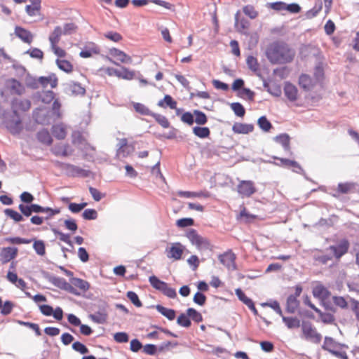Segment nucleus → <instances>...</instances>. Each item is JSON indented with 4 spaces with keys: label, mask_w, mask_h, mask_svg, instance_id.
I'll return each instance as SVG.
<instances>
[{
    "label": "nucleus",
    "mask_w": 359,
    "mask_h": 359,
    "mask_svg": "<svg viewBox=\"0 0 359 359\" xmlns=\"http://www.w3.org/2000/svg\"><path fill=\"white\" fill-rule=\"evenodd\" d=\"M194 115L195 116V120L194 121L198 124V125H204L208 121L207 116L205 113L199 111V110H194Z\"/></svg>",
    "instance_id": "obj_49"
},
{
    "label": "nucleus",
    "mask_w": 359,
    "mask_h": 359,
    "mask_svg": "<svg viewBox=\"0 0 359 359\" xmlns=\"http://www.w3.org/2000/svg\"><path fill=\"white\" fill-rule=\"evenodd\" d=\"M18 250L17 248L7 247L1 250L0 257L2 263L9 262L16 257Z\"/></svg>",
    "instance_id": "obj_15"
},
{
    "label": "nucleus",
    "mask_w": 359,
    "mask_h": 359,
    "mask_svg": "<svg viewBox=\"0 0 359 359\" xmlns=\"http://www.w3.org/2000/svg\"><path fill=\"white\" fill-rule=\"evenodd\" d=\"M247 65L252 72H257L259 70V65L257 59L254 56L250 55L246 60Z\"/></svg>",
    "instance_id": "obj_48"
},
{
    "label": "nucleus",
    "mask_w": 359,
    "mask_h": 359,
    "mask_svg": "<svg viewBox=\"0 0 359 359\" xmlns=\"http://www.w3.org/2000/svg\"><path fill=\"white\" fill-rule=\"evenodd\" d=\"M187 314L196 323H200L203 320L202 315L193 308L188 309L187 310Z\"/></svg>",
    "instance_id": "obj_51"
},
{
    "label": "nucleus",
    "mask_w": 359,
    "mask_h": 359,
    "mask_svg": "<svg viewBox=\"0 0 359 359\" xmlns=\"http://www.w3.org/2000/svg\"><path fill=\"white\" fill-rule=\"evenodd\" d=\"M86 205H87L86 203H69L68 208H69V210L72 212L78 213L80 211H81Z\"/></svg>",
    "instance_id": "obj_61"
},
{
    "label": "nucleus",
    "mask_w": 359,
    "mask_h": 359,
    "mask_svg": "<svg viewBox=\"0 0 359 359\" xmlns=\"http://www.w3.org/2000/svg\"><path fill=\"white\" fill-rule=\"evenodd\" d=\"M127 297L135 306L141 307L142 306L141 301L140 300L137 294L135 292L133 291L128 292Z\"/></svg>",
    "instance_id": "obj_57"
},
{
    "label": "nucleus",
    "mask_w": 359,
    "mask_h": 359,
    "mask_svg": "<svg viewBox=\"0 0 359 359\" xmlns=\"http://www.w3.org/2000/svg\"><path fill=\"white\" fill-rule=\"evenodd\" d=\"M253 130L254 126L252 124L236 122L232 126L233 132L236 134H248L252 133Z\"/></svg>",
    "instance_id": "obj_20"
},
{
    "label": "nucleus",
    "mask_w": 359,
    "mask_h": 359,
    "mask_svg": "<svg viewBox=\"0 0 359 359\" xmlns=\"http://www.w3.org/2000/svg\"><path fill=\"white\" fill-rule=\"evenodd\" d=\"M63 34L62 29L60 26L54 28L53 32L49 36V41L50 45L57 44L60 40L61 36Z\"/></svg>",
    "instance_id": "obj_33"
},
{
    "label": "nucleus",
    "mask_w": 359,
    "mask_h": 359,
    "mask_svg": "<svg viewBox=\"0 0 359 359\" xmlns=\"http://www.w3.org/2000/svg\"><path fill=\"white\" fill-rule=\"evenodd\" d=\"M243 11L245 15L248 16L252 20L255 19L259 15L258 11H256L255 8L252 5L243 6Z\"/></svg>",
    "instance_id": "obj_46"
},
{
    "label": "nucleus",
    "mask_w": 359,
    "mask_h": 359,
    "mask_svg": "<svg viewBox=\"0 0 359 359\" xmlns=\"http://www.w3.org/2000/svg\"><path fill=\"white\" fill-rule=\"evenodd\" d=\"M302 330L304 338L314 344L320 342L322 336L310 323H303Z\"/></svg>",
    "instance_id": "obj_4"
},
{
    "label": "nucleus",
    "mask_w": 359,
    "mask_h": 359,
    "mask_svg": "<svg viewBox=\"0 0 359 359\" xmlns=\"http://www.w3.org/2000/svg\"><path fill=\"white\" fill-rule=\"evenodd\" d=\"M37 140L45 145H50L53 142V139L47 130H42L38 132L36 135Z\"/></svg>",
    "instance_id": "obj_30"
},
{
    "label": "nucleus",
    "mask_w": 359,
    "mask_h": 359,
    "mask_svg": "<svg viewBox=\"0 0 359 359\" xmlns=\"http://www.w3.org/2000/svg\"><path fill=\"white\" fill-rule=\"evenodd\" d=\"M220 262L229 270H236V255L231 251L226 252L219 257Z\"/></svg>",
    "instance_id": "obj_12"
},
{
    "label": "nucleus",
    "mask_w": 359,
    "mask_h": 359,
    "mask_svg": "<svg viewBox=\"0 0 359 359\" xmlns=\"http://www.w3.org/2000/svg\"><path fill=\"white\" fill-rule=\"evenodd\" d=\"M284 93L288 100L292 102L297 100L298 90L295 86L291 83H286L284 87Z\"/></svg>",
    "instance_id": "obj_25"
},
{
    "label": "nucleus",
    "mask_w": 359,
    "mask_h": 359,
    "mask_svg": "<svg viewBox=\"0 0 359 359\" xmlns=\"http://www.w3.org/2000/svg\"><path fill=\"white\" fill-rule=\"evenodd\" d=\"M283 321L289 329L298 328L300 326V320L296 317L281 316Z\"/></svg>",
    "instance_id": "obj_39"
},
{
    "label": "nucleus",
    "mask_w": 359,
    "mask_h": 359,
    "mask_svg": "<svg viewBox=\"0 0 359 359\" xmlns=\"http://www.w3.org/2000/svg\"><path fill=\"white\" fill-rule=\"evenodd\" d=\"M53 232L59 236V239L61 241L65 242V243L68 244L69 245H72V241L70 240V236L69 234L64 233L56 229H52Z\"/></svg>",
    "instance_id": "obj_59"
},
{
    "label": "nucleus",
    "mask_w": 359,
    "mask_h": 359,
    "mask_svg": "<svg viewBox=\"0 0 359 359\" xmlns=\"http://www.w3.org/2000/svg\"><path fill=\"white\" fill-rule=\"evenodd\" d=\"M177 323L178 325H180L182 327H189L191 326V320L189 319V316H187V314L181 313L177 320Z\"/></svg>",
    "instance_id": "obj_52"
},
{
    "label": "nucleus",
    "mask_w": 359,
    "mask_h": 359,
    "mask_svg": "<svg viewBox=\"0 0 359 359\" xmlns=\"http://www.w3.org/2000/svg\"><path fill=\"white\" fill-rule=\"evenodd\" d=\"M276 141L280 144L285 150L290 149V137L287 134H281L276 137Z\"/></svg>",
    "instance_id": "obj_43"
},
{
    "label": "nucleus",
    "mask_w": 359,
    "mask_h": 359,
    "mask_svg": "<svg viewBox=\"0 0 359 359\" xmlns=\"http://www.w3.org/2000/svg\"><path fill=\"white\" fill-rule=\"evenodd\" d=\"M32 2L31 5H27L25 7V11L28 15L31 17L39 15L41 14V0H30Z\"/></svg>",
    "instance_id": "obj_21"
},
{
    "label": "nucleus",
    "mask_w": 359,
    "mask_h": 359,
    "mask_svg": "<svg viewBox=\"0 0 359 359\" xmlns=\"http://www.w3.org/2000/svg\"><path fill=\"white\" fill-rule=\"evenodd\" d=\"M56 64L60 69L66 73L69 74L73 71V65L68 60L57 59L56 60Z\"/></svg>",
    "instance_id": "obj_40"
},
{
    "label": "nucleus",
    "mask_w": 359,
    "mask_h": 359,
    "mask_svg": "<svg viewBox=\"0 0 359 359\" xmlns=\"http://www.w3.org/2000/svg\"><path fill=\"white\" fill-rule=\"evenodd\" d=\"M5 126L12 134L20 133L23 128L22 121L17 114H15V116L12 119L5 121Z\"/></svg>",
    "instance_id": "obj_10"
},
{
    "label": "nucleus",
    "mask_w": 359,
    "mask_h": 359,
    "mask_svg": "<svg viewBox=\"0 0 359 359\" xmlns=\"http://www.w3.org/2000/svg\"><path fill=\"white\" fill-rule=\"evenodd\" d=\"M151 116H152L163 128H168L170 127V122L165 116L155 113H153Z\"/></svg>",
    "instance_id": "obj_47"
},
{
    "label": "nucleus",
    "mask_w": 359,
    "mask_h": 359,
    "mask_svg": "<svg viewBox=\"0 0 359 359\" xmlns=\"http://www.w3.org/2000/svg\"><path fill=\"white\" fill-rule=\"evenodd\" d=\"M348 248V242L344 240L336 245L330 246V250L333 252L334 257L339 259L347 252Z\"/></svg>",
    "instance_id": "obj_14"
},
{
    "label": "nucleus",
    "mask_w": 359,
    "mask_h": 359,
    "mask_svg": "<svg viewBox=\"0 0 359 359\" xmlns=\"http://www.w3.org/2000/svg\"><path fill=\"white\" fill-rule=\"evenodd\" d=\"M50 282L60 289L69 292L75 295H79L80 292L77 291L70 283H67L64 278L53 276L49 279Z\"/></svg>",
    "instance_id": "obj_8"
},
{
    "label": "nucleus",
    "mask_w": 359,
    "mask_h": 359,
    "mask_svg": "<svg viewBox=\"0 0 359 359\" xmlns=\"http://www.w3.org/2000/svg\"><path fill=\"white\" fill-rule=\"evenodd\" d=\"M6 241L11 244H29L32 242V240L22 238L20 237H11L6 238Z\"/></svg>",
    "instance_id": "obj_56"
},
{
    "label": "nucleus",
    "mask_w": 359,
    "mask_h": 359,
    "mask_svg": "<svg viewBox=\"0 0 359 359\" xmlns=\"http://www.w3.org/2000/svg\"><path fill=\"white\" fill-rule=\"evenodd\" d=\"M104 36L110 40V41H112L114 42H119L120 41H121L123 39V37L122 36L118 33V32H108L107 33H105L104 34Z\"/></svg>",
    "instance_id": "obj_58"
},
{
    "label": "nucleus",
    "mask_w": 359,
    "mask_h": 359,
    "mask_svg": "<svg viewBox=\"0 0 359 359\" xmlns=\"http://www.w3.org/2000/svg\"><path fill=\"white\" fill-rule=\"evenodd\" d=\"M69 90L73 95H83L86 93V89L80 83L76 82L69 84Z\"/></svg>",
    "instance_id": "obj_38"
},
{
    "label": "nucleus",
    "mask_w": 359,
    "mask_h": 359,
    "mask_svg": "<svg viewBox=\"0 0 359 359\" xmlns=\"http://www.w3.org/2000/svg\"><path fill=\"white\" fill-rule=\"evenodd\" d=\"M299 302L296 297L290 295L287 299L286 311L289 313H295L299 306Z\"/></svg>",
    "instance_id": "obj_31"
},
{
    "label": "nucleus",
    "mask_w": 359,
    "mask_h": 359,
    "mask_svg": "<svg viewBox=\"0 0 359 359\" xmlns=\"http://www.w3.org/2000/svg\"><path fill=\"white\" fill-rule=\"evenodd\" d=\"M39 309L41 313L46 316H53L57 320H61L63 318V311L60 307H57L53 310L49 305H40Z\"/></svg>",
    "instance_id": "obj_11"
},
{
    "label": "nucleus",
    "mask_w": 359,
    "mask_h": 359,
    "mask_svg": "<svg viewBox=\"0 0 359 359\" xmlns=\"http://www.w3.org/2000/svg\"><path fill=\"white\" fill-rule=\"evenodd\" d=\"M52 152L55 156H67L72 153V150L70 149L69 144H58L55 145L52 149Z\"/></svg>",
    "instance_id": "obj_26"
},
{
    "label": "nucleus",
    "mask_w": 359,
    "mask_h": 359,
    "mask_svg": "<svg viewBox=\"0 0 359 359\" xmlns=\"http://www.w3.org/2000/svg\"><path fill=\"white\" fill-rule=\"evenodd\" d=\"M257 124L259 127L264 132H269L272 128L271 122L264 116H261L258 119Z\"/></svg>",
    "instance_id": "obj_45"
},
{
    "label": "nucleus",
    "mask_w": 359,
    "mask_h": 359,
    "mask_svg": "<svg viewBox=\"0 0 359 359\" xmlns=\"http://www.w3.org/2000/svg\"><path fill=\"white\" fill-rule=\"evenodd\" d=\"M82 215L85 219H95L97 217V212L94 209H86L84 210Z\"/></svg>",
    "instance_id": "obj_64"
},
{
    "label": "nucleus",
    "mask_w": 359,
    "mask_h": 359,
    "mask_svg": "<svg viewBox=\"0 0 359 359\" xmlns=\"http://www.w3.org/2000/svg\"><path fill=\"white\" fill-rule=\"evenodd\" d=\"M235 293L240 301L245 304L250 310L253 311L255 313L257 312V309L252 300L248 298L241 288L236 289Z\"/></svg>",
    "instance_id": "obj_22"
},
{
    "label": "nucleus",
    "mask_w": 359,
    "mask_h": 359,
    "mask_svg": "<svg viewBox=\"0 0 359 359\" xmlns=\"http://www.w3.org/2000/svg\"><path fill=\"white\" fill-rule=\"evenodd\" d=\"M177 195L180 197H184V198H208L210 197V193L206 191H197V192L180 191L177 193Z\"/></svg>",
    "instance_id": "obj_23"
},
{
    "label": "nucleus",
    "mask_w": 359,
    "mask_h": 359,
    "mask_svg": "<svg viewBox=\"0 0 359 359\" xmlns=\"http://www.w3.org/2000/svg\"><path fill=\"white\" fill-rule=\"evenodd\" d=\"M266 55L273 64H286L293 61L296 52L287 43L275 41L269 46Z\"/></svg>",
    "instance_id": "obj_1"
},
{
    "label": "nucleus",
    "mask_w": 359,
    "mask_h": 359,
    "mask_svg": "<svg viewBox=\"0 0 359 359\" xmlns=\"http://www.w3.org/2000/svg\"><path fill=\"white\" fill-rule=\"evenodd\" d=\"M109 53L121 63L131 64L133 62V59L130 55L118 48H114L110 49Z\"/></svg>",
    "instance_id": "obj_18"
},
{
    "label": "nucleus",
    "mask_w": 359,
    "mask_h": 359,
    "mask_svg": "<svg viewBox=\"0 0 359 359\" xmlns=\"http://www.w3.org/2000/svg\"><path fill=\"white\" fill-rule=\"evenodd\" d=\"M149 281L151 284V285L155 288L157 290H159L161 289L163 285H164V283L165 282L161 280L158 278H157L156 276H151L149 278Z\"/></svg>",
    "instance_id": "obj_54"
},
{
    "label": "nucleus",
    "mask_w": 359,
    "mask_h": 359,
    "mask_svg": "<svg viewBox=\"0 0 359 359\" xmlns=\"http://www.w3.org/2000/svg\"><path fill=\"white\" fill-rule=\"evenodd\" d=\"M72 348L81 354H86L88 353V348L83 344L79 341L74 342L72 344Z\"/></svg>",
    "instance_id": "obj_62"
},
{
    "label": "nucleus",
    "mask_w": 359,
    "mask_h": 359,
    "mask_svg": "<svg viewBox=\"0 0 359 359\" xmlns=\"http://www.w3.org/2000/svg\"><path fill=\"white\" fill-rule=\"evenodd\" d=\"M6 93L12 95H21L25 92L22 83L15 79H8L5 83Z\"/></svg>",
    "instance_id": "obj_6"
},
{
    "label": "nucleus",
    "mask_w": 359,
    "mask_h": 359,
    "mask_svg": "<svg viewBox=\"0 0 359 359\" xmlns=\"http://www.w3.org/2000/svg\"><path fill=\"white\" fill-rule=\"evenodd\" d=\"M119 72V79H122L124 80H133L135 78V72L123 66L121 67Z\"/></svg>",
    "instance_id": "obj_36"
},
{
    "label": "nucleus",
    "mask_w": 359,
    "mask_h": 359,
    "mask_svg": "<svg viewBox=\"0 0 359 359\" xmlns=\"http://www.w3.org/2000/svg\"><path fill=\"white\" fill-rule=\"evenodd\" d=\"M135 111L142 115L151 116L153 112L144 104L140 102H133Z\"/></svg>",
    "instance_id": "obj_37"
},
{
    "label": "nucleus",
    "mask_w": 359,
    "mask_h": 359,
    "mask_svg": "<svg viewBox=\"0 0 359 359\" xmlns=\"http://www.w3.org/2000/svg\"><path fill=\"white\" fill-rule=\"evenodd\" d=\"M55 165L60 168L66 170L68 175L72 177H87L88 176V171L82 169L78 166L69 164L65 163L60 161H56Z\"/></svg>",
    "instance_id": "obj_5"
},
{
    "label": "nucleus",
    "mask_w": 359,
    "mask_h": 359,
    "mask_svg": "<svg viewBox=\"0 0 359 359\" xmlns=\"http://www.w3.org/2000/svg\"><path fill=\"white\" fill-rule=\"evenodd\" d=\"M158 106L163 108L169 107L172 109H175L177 108V102L170 95H165L164 98L158 102Z\"/></svg>",
    "instance_id": "obj_32"
},
{
    "label": "nucleus",
    "mask_w": 359,
    "mask_h": 359,
    "mask_svg": "<svg viewBox=\"0 0 359 359\" xmlns=\"http://www.w3.org/2000/svg\"><path fill=\"white\" fill-rule=\"evenodd\" d=\"M160 291L165 296L169 298H175L177 296L176 291L174 288L169 287L167 283H164V285L161 287Z\"/></svg>",
    "instance_id": "obj_50"
},
{
    "label": "nucleus",
    "mask_w": 359,
    "mask_h": 359,
    "mask_svg": "<svg viewBox=\"0 0 359 359\" xmlns=\"http://www.w3.org/2000/svg\"><path fill=\"white\" fill-rule=\"evenodd\" d=\"M15 35L20 38L23 42L30 44L33 41V34L29 30L17 26L15 28Z\"/></svg>",
    "instance_id": "obj_19"
},
{
    "label": "nucleus",
    "mask_w": 359,
    "mask_h": 359,
    "mask_svg": "<svg viewBox=\"0 0 359 359\" xmlns=\"http://www.w3.org/2000/svg\"><path fill=\"white\" fill-rule=\"evenodd\" d=\"M184 252V247L180 243H174L170 248H167L165 253L169 259L180 260Z\"/></svg>",
    "instance_id": "obj_9"
},
{
    "label": "nucleus",
    "mask_w": 359,
    "mask_h": 359,
    "mask_svg": "<svg viewBox=\"0 0 359 359\" xmlns=\"http://www.w3.org/2000/svg\"><path fill=\"white\" fill-rule=\"evenodd\" d=\"M313 294L319 299H326L330 296V292L323 285H317L313 288Z\"/></svg>",
    "instance_id": "obj_29"
},
{
    "label": "nucleus",
    "mask_w": 359,
    "mask_h": 359,
    "mask_svg": "<svg viewBox=\"0 0 359 359\" xmlns=\"http://www.w3.org/2000/svg\"><path fill=\"white\" fill-rule=\"evenodd\" d=\"M156 309L170 320H172L175 318V311L173 309H168L161 305L156 306Z\"/></svg>",
    "instance_id": "obj_41"
},
{
    "label": "nucleus",
    "mask_w": 359,
    "mask_h": 359,
    "mask_svg": "<svg viewBox=\"0 0 359 359\" xmlns=\"http://www.w3.org/2000/svg\"><path fill=\"white\" fill-rule=\"evenodd\" d=\"M240 13L238 11L235 15V28L237 32L247 34L250 29V24L245 18H239Z\"/></svg>",
    "instance_id": "obj_16"
},
{
    "label": "nucleus",
    "mask_w": 359,
    "mask_h": 359,
    "mask_svg": "<svg viewBox=\"0 0 359 359\" xmlns=\"http://www.w3.org/2000/svg\"><path fill=\"white\" fill-rule=\"evenodd\" d=\"M322 348L339 359H348L345 351L347 346L335 341L332 337H325Z\"/></svg>",
    "instance_id": "obj_2"
},
{
    "label": "nucleus",
    "mask_w": 359,
    "mask_h": 359,
    "mask_svg": "<svg viewBox=\"0 0 359 359\" xmlns=\"http://www.w3.org/2000/svg\"><path fill=\"white\" fill-rule=\"evenodd\" d=\"M257 191L255 183L251 180H242L237 186V191L243 198H249Z\"/></svg>",
    "instance_id": "obj_7"
},
{
    "label": "nucleus",
    "mask_w": 359,
    "mask_h": 359,
    "mask_svg": "<svg viewBox=\"0 0 359 359\" xmlns=\"http://www.w3.org/2000/svg\"><path fill=\"white\" fill-rule=\"evenodd\" d=\"M13 308V304L10 301H6L4 304H2V307L1 308V313L4 316H7L12 312Z\"/></svg>",
    "instance_id": "obj_63"
},
{
    "label": "nucleus",
    "mask_w": 359,
    "mask_h": 359,
    "mask_svg": "<svg viewBox=\"0 0 359 359\" xmlns=\"http://www.w3.org/2000/svg\"><path fill=\"white\" fill-rule=\"evenodd\" d=\"M128 149V142L126 139L121 140V147L118 149V155L126 157L129 154V151H127Z\"/></svg>",
    "instance_id": "obj_60"
},
{
    "label": "nucleus",
    "mask_w": 359,
    "mask_h": 359,
    "mask_svg": "<svg viewBox=\"0 0 359 359\" xmlns=\"http://www.w3.org/2000/svg\"><path fill=\"white\" fill-rule=\"evenodd\" d=\"M37 81L44 88L48 85H50L52 88H55L58 84V79L55 74H50L47 76H40Z\"/></svg>",
    "instance_id": "obj_17"
},
{
    "label": "nucleus",
    "mask_w": 359,
    "mask_h": 359,
    "mask_svg": "<svg viewBox=\"0 0 359 359\" xmlns=\"http://www.w3.org/2000/svg\"><path fill=\"white\" fill-rule=\"evenodd\" d=\"M193 133L200 138H206L210 136V130L208 127L196 126L193 128Z\"/></svg>",
    "instance_id": "obj_42"
},
{
    "label": "nucleus",
    "mask_w": 359,
    "mask_h": 359,
    "mask_svg": "<svg viewBox=\"0 0 359 359\" xmlns=\"http://www.w3.org/2000/svg\"><path fill=\"white\" fill-rule=\"evenodd\" d=\"M31 107V102L29 100L14 99L11 103V108L14 114H17L19 111H26Z\"/></svg>",
    "instance_id": "obj_13"
},
{
    "label": "nucleus",
    "mask_w": 359,
    "mask_h": 359,
    "mask_svg": "<svg viewBox=\"0 0 359 359\" xmlns=\"http://www.w3.org/2000/svg\"><path fill=\"white\" fill-rule=\"evenodd\" d=\"M187 237L190 242L196 246L199 250H206L210 249L209 241L201 236L196 230L191 229L187 233Z\"/></svg>",
    "instance_id": "obj_3"
},
{
    "label": "nucleus",
    "mask_w": 359,
    "mask_h": 359,
    "mask_svg": "<svg viewBox=\"0 0 359 359\" xmlns=\"http://www.w3.org/2000/svg\"><path fill=\"white\" fill-rule=\"evenodd\" d=\"M231 107L238 116L243 117L245 115V110L241 104L234 102L231 104Z\"/></svg>",
    "instance_id": "obj_55"
},
{
    "label": "nucleus",
    "mask_w": 359,
    "mask_h": 359,
    "mask_svg": "<svg viewBox=\"0 0 359 359\" xmlns=\"http://www.w3.org/2000/svg\"><path fill=\"white\" fill-rule=\"evenodd\" d=\"M51 131L53 136L58 140H64L67 136L66 127L63 124L53 126Z\"/></svg>",
    "instance_id": "obj_27"
},
{
    "label": "nucleus",
    "mask_w": 359,
    "mask_h": 359,
    "mask_svg": "<svg viewBox=\"0 0 359 359\" xmlns=\"http://www.w3.org/2000/svg\"><path fill=\"white\" fill-rule=\"evenodd\" d=\"M4 212L6 216L11 218L16 222H20L23 219L22 216L19 212L13 209H6Z\"/></svg>",
    "instance_id": "obj_53"
},
{
    "label": "nucleus",
    "mask_w": 359,
    "mask_h": 359,
    "mask_svg": "<svg viewBox=\"0 0 359 359\" xmlns=\"http://www.w3.org/2000/svg\"><path fill=\"white\" fill-rule=\"evenodd\" d=\"M33 248L35 252L40 256H43L46 254L45 243L41 240H34L33 243Z\"/></svg>",
    "instance_id": "obj_44"
},
{
    "label": "nucleus",
    "mask_w": 359,
    "mask_h": 359,
    "mask_svg": "<svg viewBox=\"0 0 359 359\" xmlns=\"http://www.w3.org/2000/svg\"><path fill=\"white\" fill-rule=\"evenodd\" d=\"M312 309L314 310L317 313H318L320 320L324 323H332L334 321V316L329 313H323L320 309L316 308L315 305H312Z\"/></svg>",
    "instance_id": "obj_35"
},
{
    "label": "nucleus",
    "mask_w": 359,
    "mask_h": 359,
    "mask_svg": "<svg viewBox=\"0 0 359 359\" xmlns=\"http://www.w3.org/2000/svg\"><path fill=\"white\" fill-rule=\"evenodd\" d=\"M91 320L97 323H104L107 320V313L105 310L98 311L90 316Z\"/></svg>",
    "instance_id": "obj_34"
},
{
    "label": "nucleus",
    "mask_w": 359,
    "mask_h": 359,
    "mask_svg": "<svg viewBox=\"0 0 359 359\" xmlns=\"http://www.w3.org/2000/svg\"><path fill=\"white\" fill-rule=\"evenodd\" d=\"M70 284L75 288H78L81 292H85L90 288V284L88 281L79 278H72Z\"/></svg>",
    "instance_id": "obj_24"
},
{
    "label": "nucleus",
    "mask_w": 359,
    "mask_h": 359,
    "mask_svg": "<svg viewBox=\"0 0 359 359\" xmlns=\"http://www.w3.org/2000/svg\"><path fill=\"white\" fill-rule=\"evenodd\" d=\"M299 86L305 90L311 89L315 85L313 79L307 74H302L299 79Z\"/></svg>",
    "instance_id": "obj_28"
}]
</instances>
